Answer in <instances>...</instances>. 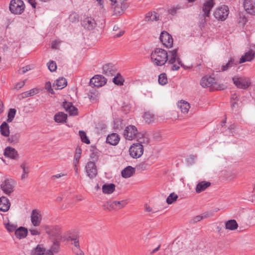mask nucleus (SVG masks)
Returning a JSON list of instances; mask_svg holds the SVG:
<instances>
[{
  "instance_id": "33",
  "label": "nucleus",
  "mask_w": 255,
  "mask_h": 255,
  "mask_svg": "<svg viewBox=\"0 0 255 255\" xmlns=\"http://www.w3.org/2000/svg\"><path fill=\"white\" fill-rule=\"evenodd\" d=\"M1 134L4 136H8L9 134V127L5 122H3L0 126Z\"/></svg>"
},
{
  "instance_id": "50",
  "label": "nucleus",
  "mask_w": 255,
  "mask_h": 255,
  "mask_svg": "<svg viewBox=\"0 0 255 255\" xmlns=\"http://www.w3.org/2000/svg\"><path fill=\"white\" fill-rule=\"evenodd\" d=\"M81 153V149L80 148H77L76 149V153L74 156V162L75 166H76V164H78L79 162V160L80 158Z\"/></svg>"
},
{
  "instance_id": "35",
  "label": "nucleus",
  "mask_w": 255,
  "mask_h": 255,
  "mask_svg": "<svg viewBox=\"0 0 255 255\" xmlns=\"http://www.w3.org/2000/svg\"><path fill=\"white\" fill-rule=\"evenodd\" d=\"M67 116L62 112H59L54 116V120L57 123H64L67 119Z\"/></svg>"
},
{
  "instance_id": "23",
  "label": "nucleus",
  "mask_w": 255,
  "mask_h": 255,
  "mask_svg": "<svg viewBox=\"0 0 255 255\" xmlns=\"http://www.w3.org/2000/svg\"><path fill=\"white\" fill-rule=\"evenodd\" d=\"M255 56V52L253 50H250L242 56L239 61V63H244L246 61H251Z\"/></svg>"
},
{
  "instance_id": "31",
  "label": "nucleus",
  "mask_w": 255,
  "mask_h": 255,
  "mask_svg": "<svg viewBox=\"0 0 255 255\" xmlns=\"http://www.w3.org/2000/svg\"><path fill=\"white\" fill-rule=\"evenodd\" d=\"M115 185L113 183L105 184L102 186L103 192L105 194H111L115 190Z\"/></svg>"
},
{
  "instance_id": "58",
  "label": "nucleus",
  "mask_w": 255,
  "mask_h": 255,
  "mask_svg": "<svg viewBox=\"0 0 255 255\" xmlns=\"http://www.w3.org/2000/svg\"><path fill=\"white\" fill-rule=\"evenodd\" d=\"M29 232L30 233L31 235L32 236L40 235L41 234V232L39 230H38L36 229H34V228L29 229Z\"/></svg>"
},
{
  "instance_id": "46",
  "label": "nucleus",
  "mask_w": 255,
  "mask_h": 255,
  "mask_svg": "<svg viewBox=\"0 0 255 255\" xmlns=\"http://www.w3.org/2000/svg\"><path fill=\"white\" fill-rule=\"evenodd\" d=\"M19 138H20L19 133H15L14 134H11L8 137V140L10 143H16L18 142Z\"/></svg>"
},
{
  "instance_id": "30",
  "label": "nucleus",
  "mask_w": 255,
  "mask_h": 255,
  "mask_svg": "<svg viewBox=\"0 0 255 255\" xmlns=\"http://www.w3.org/2000/svg\"><path fill=\"white\" fill-rule=\"evenodd\" d=\"M178 107L180 109L181 112L184 114H187L190 108L189 103L183 100H181L178 103Z\"/></svg>"
},
{
  "instance_id": "38",
  "label": "nucleus",
  "mask_w": 255,
  "mask_h": 255,
  "mask_svg": "<svg viewBox=\"0 0 255 255\" xmlns=\"http://www.w3.org/2000/svg\"><path fill=\"white\" fill-rule=\"evenodd\" d=\"M143 118L145 122L148 124L154 122L155 120V116L149 112H145Z\"/></svg>"
},
{
  "instance_id": "51",
  "label": "nucleus",
  "mask_w": 255,
  "mask_h": 255,
  "mask_svg": "<svg viewBox=\"0 0 255 255\" xmlns=\"http://www.w3.org/2000/svg\"><path fill=\"white\" fill-rule=\"evenodd\" d=\"M112 2L115 4V8H118L120 7L121 8L125 7V6L123 5L124 2L126 0H110Z\"/></svg>"
},
{
  "instance_id": "36",
  "label": "nucleus",
  "mask_w": 255,
  "mask_h": 255,
  "mask_svg": "<svg viewBox=\"0 0 255 255\" xmlns=\"http://www.w3.org/2000/svg\"><path fill=\"white\" fill-rule=\"evenodd\" d=\"M226 229L230 230H235L237 229L238 225L235 220L227 221L225 224Z\"/></svg>"
},
{
  "instance_id": "45",
  "label": "nucleus",
  "mask_w": 255,
  "mask_h": 255,
  "mask_svg": "<svg viewBox=\"0 0 255 255\" xmlns=\"http://www.w3.org/2000/svg\"><path fill=\"white\" fill-rule=\"evenodd\" d=\"M159 84L164 85L167 83V78L166 74L161 73L158 76Z\"/></svg>"
},
{
  "instance_id": "53",
  "label": "nucleus",
  "mask_w": 255,
  "mask_h": 255,
  "mask_svg": "<svg viewBox=\"0 0 255 255\" xmlns=\"http://www.w3.org/2000/svg\"><path fill=\"white\" fill-rule=\"evenodd\" d=\"M47 66H48V69L51 71V72H54L56 71V69H57V65H56V63L55 62H54V61H50L47 64Z\"/></svg>"
},
{
  "instance_id": "32",
  "label": "nucleus",
  "mask_w": 255,
  "mask_h": 255,
  "mask_svg": "<svg viewBox=\"0 0 255 255\" xmlns=\"http://www.w3.org/2000/svg\"><path fill=\"white\" fill-rule=\"evenodd\" d=\"M60 246V242L58 241L54 242L53 245L50 249L47 250V254L48 255H53L54 254L58 253Z\"/></svg>"
},
{
  "instance_id": "47",
  "label": "nucleus",
  "mask_w": 255,
  "mask_h": 255,
  "mask_svg": "<svg viewBox=\"0 0 255 255\" xmlns=\"http://www.w3.org/2000/svg\"><path fill=\"white\" fill-rule=\"evenodd\" d=\"M69 19L73 23L77 22L79 21V14L76 12H72L69 15Z\"/></svg>"
},
{
  "instance_id": "2",
  "label": "nucleus",
  "mask_w": 255,
  "mask_h": 255,
  "mask_svg": "<svg viewBox=\"0 0 255 255\" xmlns=\"http://www.w3.org/2000/svg\"><path fill=\"white\" fill-rule=\"evenodd\" d=\"M178 48H176L169 51L168 53V59L167 62L169 64L172 65V70H178L180 68L179 65L184 67L182 61L177 53Z\"/></svg>"
},
{
  "instance_id": "55",
  "label": "nucleus",
  "mask_w": 255,
  "mask_h": 255,
  "mask_svg": "<svg viewBox=\"0 0 255 255\" xmlns=\"http://www.w3.org/2000/svg\"><path fill=\"white\" fill-rule=\"evenodd\" d=\"M98 95V93L97 91H95L94 92H90L88 94V97L89 99L93 101L97 100Z\"/></svg>"
},
{
  "instance_id": "19",
  "label": "nucleus",
  "mask_w": 255,
  "mask_h": 255,
  "mask_svg": "<svg viewBox=\"0 0 255 255\" xmlns=\"http://www.w3.org/2000/svg\"><path fill=\"white\" fill-rule=\"evenodd\" d=\"M46 233L52 237H59L60 234V228L58 226H46Z\"/></svg>"
},
{
  "instance_id": "15",
  "label": "nucleus",
  "mask_w": 255,
  "mask_h": 255,
  "mask_svg": "<svg viewBox=\"0 0 255 255\" xmlns=\"http://www.w3.org/2000/svg\"><path fill=\"white\" fill-rule=\"evenodd\" d=\"M31 221L34 227L39 226L41 222V216L37 210H33L31 214Z\"/></svg>"
},
{
  "instance_id": "8",
  "label": "nucleus",
  "mask_w": 255,
  "mask_h": 255,
  "mask_svg": "<svg viewBox=\"0 0 255 255\" xmlns=\"http://www.w3.org/2000/svg\"><path fill=\"white\" fill-rule=\"evenodd\" d=\"M234 84L238 88L243 89H247L251 85L250 79L247 77H234L232 78Z\"/></svg>"
},
{
  "instance_id": "34",
  "label": "nucleus",
  "mask_w": 255,
  "mask_h": 255,
  "mask_svg": "<svg viewBox=\"0 0 255 255\" xmlns=\"http://www.w3.org/2000/svg\"><path fill=\"white\" fill-rule=\"evenodd\" d=\"M20 167L22 169V174L21 176V179L23 180L27 177V175L29 173V167L26 162H23L20 165Z\"/></svg>"
},
{
  "instance_id": "29",
  "label": "nucleus",
  "mask_w": 255,
  "mask_h": 255,
  "mask_svg": "<svg viewBox=\"0 0 255 255\" xmlns=\"http://www.w3.org/2000/svg\"><path fill=\"white\" fill-rule=\"evenodd\" d=\"M67 80L63 77H61L56 80L53 87L56 90H59L64 88L67 85Z\"/></svg>"
},
{
  "instance_id": "61",
  "label": "nucleus",
  "mask_w": 255,
  "mask_h": 255,
  "mask_svg": "<svg viewBox=\"0 0 255 255\" xmlns=\"http://www.w3.org/2000/svg\"><path fill=\"white\" fill-rule=\"evenodd\" d=\"M139 169L144 170L147 168V164L145 162H141L137 166Z\"/></svg>"
},
{
  "instance_id": "39",
  "label": "nucleus",
  "mask_w": 255,
  "mask_h": 255,
  "mask_svg": "<svg viewBox=\"0 0 255 255\" xmlns=\"http://www.w3.org/2000/svg\"><path fill=\"white\" fill-rule=\"evenodd\" d=\"M158 14L155 12H149L145 15V20L147 21H153L158 20Z\"/></svg>"
},
{
  "instance_id": "16",
  "label": "nucleus",
  "mask_w": 255,
  "mask_h": 255,
  "mask_svg": "<svg viewBox=\"0 0 255 255\" xmlns=\"http://www.w3.org/2000/svg\"><path fill=\"white\" fill-rule=\"evenodd\" d=\"M127 204V202L125 200L122 201H114L111 203L108 202L107 203V206H106V204L104 205V207L105 209H107L110 210V208L116 209L115 207H117V209H120L124 208L126 205Z\"/></svg>"
},
{
  "instance_id": "20",
  "label": "nucleus",
  "mask_w": 255,
  "mask_h": 255,
  "mask_svg": "<svg viewBox=\"0 0 255 255\" xmlns=\"http://www.w3.org/2000/svg\"><path fill=\"white\" fill-rule=\"evenodd\" d=\"M11 204L9 199L5 196L0 197V211L6 212L10 208Z\"/></svg>"
},
{
  "instance_id": "37",
  "label": "nucleus",
  "mask_w": 255,
  "mask_h": 255,
  "mask_svg": "<svg viewBox=\"0 0 255 255\" xmlns=\"http://www.w3.org/2000/svg\"><path fill=\"white\" fill-rule=\"evenodd\" d=\"M239 63V62L235 61L234 59L231 58L226 65L222 66V70L223 71H227L230 68L237 66Z\"/></svg>"
},
{
  "instance_id": "63",
  "label": "nucleus",
  "mask_w": 255,
  "mask_h": 255,
  "mask_svg": "<svg viewBox=\"0 0 255 255\" xmlns=\"http://www.w3.org/2000/svg\"><path fill=\"white\" fill-rule=\"evenodd\" d=\"M36 0H28L29 3L32 5V6L34 8L36 7V2L35 1Z\"/></svg>"
},
{
  "instance_id": "9",
  "label": "nucleus",
  "mask_w": 255,
  "mask_h": 255,
  "mask_svg": "<svg viewBox=\"0 0 255 255\" xmlns=\"http://www.w3.org/2000/svg\"><path fill=\"white\" fill-rule=\"evenodd\" d=\"M138 133L137 128L134 126L129 125L125 129L123 135L126 139L132 140L137 137Z\"/></svg>"
},
{
  "instance_id": "7",
  "label": "nucleus",
  "mask_w": 255,
  "mask_h": 255,
  "mask_svg": "<svg viewBox=\"0 0 255 255\" xmlns=\"http://www.w3.org/2000/svg\"><path fill=\"white\" fill-rule=\"evenodd\" d=\"M143 145L138 143H133L129 148L130 155L134 158L140 157L143 153Z\"/></svg>"
},
{
  "instance_id": "57",
  "label": "nucleus",
  "mask_w": 255,
  "mask_h": 255,
  "mask_svg": "<svg viewBox=\"0 0 255 255\" xmlns=\"http://www.w3.org/2000/svg\"><path fill=\"white\" fill-rule=\"evenodd\" d=\"M203 218V216L201 215H198L196 217H194L190 221V223L195 224L198 222L200 221Z\"/></svg>"
},
{
  "instance_id": "25",
  "label": "nucleus",
  "mask_w": 255,
  "mask_h": 255,
  "mask_svg": "<svg viewBox=\"0 0 255 255\" xmlns=\"http://www.w3.org/2000/svg\"><path fill=\"white\" fill-rule=\"evenodd\" d=\"M47 250L42 245H38L35 248L31 251L32 255H48Z\"/></svg>"
},
{
  "instance_id": "60",
  "label": "nucleus",
  "mask_w": 255,
  "mask_h": 255,
  "mask_svg": "<svg viewBox=\"0 0 255 255\" xmlns=\"http://www.w3.org/2000/svg\"><path fill=\"white\" fill-rule=\"evenodd\" d=\"M178 9H179V8L177 7H171V8H170L168 10V12H169V13H170L172 15H175Z\"/></svg>"
},
{
  "instance_id": "44",
  "label": "nucleus",
  "mask_w": 255,
  "mask_h": 255,
  "mask_svg": "<svg viewBox=\"0 0 255 255\" xmlns=\"http://www.w3.org/2000/svg\"><path fill=\"white\" fill-rule=\"evenodd\" d=\"M16 110L15 109H10L9 110L7 115V122L8 123L11 122L15 117L16 114Z\"/></svg>"
},
{
  "instance_id": "56",
  "label": "nucleus",
  "mask_w": 255,
  "mask_h": 255,
  "mask_svg": "<svg viewBox=\"0 0 255 255\" xmlns=\"http://www.w3.org/2000/svg\"><path fill=\"white\" fill-rule=\"evenodd\" d=\"M74 254L76 255H84V252L81 250L80 246L78 247H74L73 249Z\"/></svg>"
},
{
  "instance_id": "10",
  "label": "nucleus",
  "mask_w": 255,
  "mask_h": 255,
  "mask_svg": "<svg viewBox=\"0 0 255 255\" xmlns=\"http://www.w3.org/2000/svg\"><path fill=\"white\" fill-rule=\"evenodd\" d=\"M160 40L164 46L167 48H171L173 45L172 37L166 31H163L161 33Z\"/></svg>"
},
{
  "instance_id": "28",
  "label": "nucleus",
  "mask_w": 255,
  "mask_h": 255,
  "mask_svg": "<svg viewBox=\"0 0 255 255\" xmlns=\"http://www.w3.org/2000/svg\"><path fill=\"white\" fill-rule=\"evenodd\" d=\"M28 230L26 228L20 227L15 231V235L18 239H21L27 236Z\"/></svg>"
},
{
  "instance_id": "43",
  "label": "nucleus",
  "mask_w": 255,
  "mask_h": 255,
  "mask_svg": "<svg viewBox=\"0 0 255 255\" xmlns=\"http://www.w3.org/2000/svg\"><path fill=\"white\" fill-rule=\"evenodd\" d=\"M178 197V196L177 195L175 194L174 193H172L167 197L166 199V202L168 204H171L177 200Z\"/></svg>"
},
{
  "instance_id": "52",
  "label": "nucleus",
  "mask_w": 255,
  "mask_h": 255,
  "mask_svg": "<svg viewBox=\"0 0 255 255\" xmlns=\"http://www.w3.org/2000/svg\"><path fill=\"white\" fill-rule=\"evenodd\" d=\"M5 227L9 232H12L15 231L16 230L17 225L13 224H10L8 223L7 224H4Z\"/></svg>"
},
{
  "instance_id": "40",
  "label": "nucleus",
  "mask_w": 255,
  "mask_h": 255,
  "mask_svg": "<svg viewBox=\"0 0 255 255\" xmlns=\"http://www.w3.org/2000/svg\"><path fill=\"white\" fill-rule=\"evenodd\" d=\"M135 138H137V142L140 143V144L143 145L142 144H147L149 142V139L148 137L145 136L144 135L140 134V133H138V136H137Z\"/></svg>"
},
{
  "instance_id": "48",
  "label": "nucleus",
  "mask_w": 255,
  "mask_h": 255,
  "mask_svg": "<svg viewBox=\"0 0 255 255\" xmlns=\"http://www.w3.org/2000/svg\"><path fill=\"white\" fill-rule=\"evenodd\" d=\"M68 241L71 242V244L74 246V247H78L80 246L79 241L77 236H70L68 238Z\"/></svg>"
},
{
  "instance_id": "13",
  "label": "nucleus",
  "mask_w": 255,
  "mask_h": 255,
  "mask_svg": "<svg viewBox=\"0 0 255 255\" xmlns=\"http://www.w3.org/2000/svg\"><path fill=\"white\" fill-rule=\"evenodd\" d=\"M216 82V79L215 78L206 75L201 79L200 85L203 88H208L213 86Z\"/></svg>"
},
{
  "instance_id": "3",
  "label": "nucleus",
  "mask_w": 255,
  "mask_h": 255,
  "mask_svg": "<svg viewBox=\"0 0 255 255\" xmlns=\"http://www.w3.org/2000/svg\"><path fill=\"white\" fill-rule=\"evenodd\" d=\"M214 5V0H207L204 2L202 7L201 14L199 15L200 19L202 22H206V18L210 16V11Z\"/></svg>"
},
{
  "instance_id": "62",
  "label": "nucleus",
  "mask_w": 255,
  "mask_h": 255,
  "mask_svg": "<svg viewBox=\"0 0 255 255\" xmlns=\"http://www.w3.org/2000/svg\"><path fill=\"white\" fill-rule=\"evenodd\" d=\"M66 175V174H63V173L57 174L54 175L52 176L51 179L52 180H54L55 178H59L61 177L64 176Z\"/></svg>"
},
{
  "instance_id": "6",
  "label": "nucleus",
  "mask_w": 255,
  "mask_h": 255,
  "mask_svg": "<svg viewBox=\"0 0 255 255\" xmlns=\"http://www.w3.org/2000/svg\"><path fill=\"white\" fill-rule=\"evenodd\" d=\"M229 13V8L227 6L224 5L217 8L213 14L217 19L224 21L227 18Z\"/></svg>"
},
{
  "instance_id": "4",
  "label": "nucleus",
  "mask_w": 255,
  "mask_h": 255,
  "mask_svg": "<svg viewBox=\"0 0 255 255\" xmlns=\"http://www.w3.org/2000/svg\"><path fill=\"white\" fill-rule=\"evenodd\" d=\"M9 7L12 13L20 14L24 10V4L21 0H11Z\"/></svg>"
},
{
  "instance_id": "17",
  "label": "nucleus",
  "mask_w": 255,
  "mask_h": 255,
  "mask_svg": "<svg viewBox=\"0 0 255 255\" xmlns=\"http://www.w3.org/2000/svg\"><path fill=\"white\" fill-rule=\"evenodd\" d=\"M244 7L251 14H255V0H244Z\"/></svg>"
},
{
  "instance_id": "54",
  "label": "nucleus",
  "mask_w": 255,
  "mask_h": 255,
  "mask_svg": "<svg viewBox=\"0 0 255 255\" xmlns=\"http://www.w3.org/2000/svg\"><path fill=\"white\" fill-rule=\"evenodd\" d=\"M122 122L121 120H117L114 122V128L121 130L122 129Z\"/></svg>"
},
{
  "instance_id": "42",
  "label": "nucleus",
  "mask_w": 255,
  "mask_h": 255,
  "mask_svg": "<svg viewBox=\"0 0 255 255\" xmlns=\"http://www.w3.org/2000/svg\"><path fill=\"white\" fill-rule=\"evenodd\" d=\"M113 82L119 86L123 85L124 80L119 73L117 74V75L113 79Z\"/></svg>"
},
{
  "instance_id": "14",
  "label": "nucleus",
  "mask_w": 255,
  "mask_h": 255,
  "mask_svg": "<svg viewBox=\"0 0 255 255\" xmlns=\"http://www.w3.org/2000/svg\"><path fill=\"white\" fill-rule=\"evenodd\" d=\"M81 24L85 29L89 30H93L96 26L95 19L91 17H85L82 21Z\"/></svg>"
},
{
  "instance_id": "12",
  "label": "nucleus",
  "mask_w": 255,
  "mask_h": 255,
  "mask_svg": "<svg viewBox=\"0 0 255 255\" xmlns=\"http://www.w3.org/2000/svg\"><path fill=\"white\" fill-rule=\"evenodd\" d=\"M85 168L87 175L90 178H93L96 176L97 174V170L94 161L88 162L85 167Z\"/></svg>"
},
{
  "instance_id": "1",
  "label": "nucleus",
  "mask_w": 255,
  "mask_h": 255,
  "mask_svg": "<svg viewBox=\"0 0 255 255\" xmlns=\"http://www.w3.org/2000/svg\"><path fill=\"white\" fill-rule=\"evenodd\" d=\"M151 59L155 65L162 66L167 62L168 52L163 49L156 48L151 53Z\"/></svg>"
},
{
  "instance_id": "27",
  "label": "nucleus",
  "mask_w": 255,
  "mask_h": 255,
  "mask_svg": "<svg viewBox=\"0 0 255 255\" xmlns=\"http://www.w3.org/2000/svg\"><path fill=\"white\" fill-rule=\"evenodd\" d=\"M134 172L135 168L130 166H128L122 171L121 174L124 178H127L132 176Z\"/></svg>"
},
{
  "instance_id": "41",
  "label": "nucleus",
  "mask_w": 255,
  "mask_h": 255,
  "mask_svg": "<svg viewBox=\"0 0 255 255\" xmlns=\"http://www.w3.org/2000/svg\"><path fill=\"white\" fill-rule=\"evenodd\" d=\"M38 93L37 89H32L29 91L23 92L22 93V98H26L28 97L32 96Z\"/></svg>"
},
{
  "instance_id": "24",
  "label": "nucleus",
  "mask_w": 255,
  "mask_h": 255,
  "mask_svg": "<svg viewBox=\"0 0 255 255\" xmlns=\"http://www.w3.org/2000/svg\"><path fill=\"white\" fill-rule=\"evenodd\" d=\"M211 183L208 181H201L199 182L195 188L196 193H200L205 191L207 188L211 186Z\"/></svg>"
},
{
  "instance_id": "18",
  "label": "nucleus",
  "mask_w": 255,
  "mask_h": 255,
  "mask_svg": "<svg viewBox=\"0 0 255 255\" xmlns=\"http://www.w3.org/2000/svg\"><path fill=\"white\" fill-rule=\"evenodd\" d=\"M116 67L112 64H107L103 67V73L107 76H113L116 74Z\"/></svg>"
},
{
  "instance_id": "59",
  "label": "nucleus",
  "mask_w": 255,
  "mask_h": 255,
  "mask_svg": "<svg viewBox=\"0 0 255 255\" xmlns=\"http://www.w3.org/2000/svg\"><path fill=\"white\" fill-rule=\"evenodd\" d=\"M25 81L26 80H23L21 82H18L15 85V87H14V89H16V90H19L20 89V88H21L22 87L24 86V85H25Z\"/></svg>"
},
{
  "instance_id": "22",
  "label": "nucleus",
  "mask_w": 255,
  "mask_h": 255,
  "mask_svg": "<svg viewBox=\"0 0 255 255\" xmlns=\"http://www.w3.org/2000/svg\"><path fill=\"white\" fill-rule=\"evenodd\" d=\"M4 155L13 159H15L18 157L17 151L14 148L10 146H8L5 148Z\"/></svg>"
},
{
  "instance_id": "49",
  "label": "nucleus",
  "mask_w": 255,
  "mask_h": 255,
  "mask_svg": "<svg viewBox=\"0 0 255 255\" xmlns=\"http://www.w3.org/2000/svg\"><path fill=\"white\" fill-rule=\"evenodd\" d=\"M79 135L81 137V140L82 142L86 143L87 144H89L90 143V140L87 137L86 133L85 131L82 130L79 131Z\"/></svg>"
},
{
  "instance_id": "5",
  "label": "nucleus",
  "mask_w": 255,
  "mask_h": 255,
  "mask_svg": "<svg viewBox=\"0 0 255 255\" xmlns=\"http://www.w3.org/2000/svg\"><path fill=\"white\" fill-rule=\"evenodd\" d=\"M15 185V182L14 180L11 178H7L5 179L0 184V189L3 192L9 195L13 192V189Z\"/></svg>"
},
{
  "instance_id": "64",
  "label": "nucleus",
  "mask_w": 255,
  "mask_h": 255,
  "mask_svg": "<svg viewBox=\"0 0 255 255\" xmlns=\"http://www.w3.org/2000/svg\"><path fill=\"white\" fill-rule=\"evenodd\" d=\"M231 100L232 101V100H237V101H238L239 100V99L236 93H235L232 95Z\"/></svg>"
},
{
  "instance_id": "11",
  "label": "nucleus",
  "mask_w": 255,
  "mask_h": 255,
  "mask_svg": "<svg viewBox=\"0 0 255 255\" xmlns=\"http://www.w3.org/2000/svg\"><path fill=\"white\" fill-rule=\"evenodd\" d=\"M107 81V80L102 75H97L90 79V85L100 87L105 85Z\"/></svg>"
},
{
  "instance_id": "21",
  "label": "nucleus",
  "mask_w": 255,
  "mask_h": 255,
  "mask_svg": "<svg viewBox=\"0 0 255 255\" xmlns=\"http://www.w3.org/2000/svg\"><path fill=\"white\" fill-rule=\"evenodd\" d=\"M63 107L69 113L70 116H76L77 115L78 110L72 105L71 103L64 102L63 103Z\"/></svg>"
},
{
  "instance_id": "26",
  "label": "nucleus",
  "mask_w": 255,
  "mask_h": 255,
  "mask_svg": "<svg viewBox=\"0 0 255 255\" xmlns=\"http://www.w3.org/2000/svg\"><path fill=\"white\" fill-rule=\"evenodd\" d=\"M120 139L118 134L113 133L107 136V142L111 145H116L119 143Z\"/></svg>"
}]
</instances>
